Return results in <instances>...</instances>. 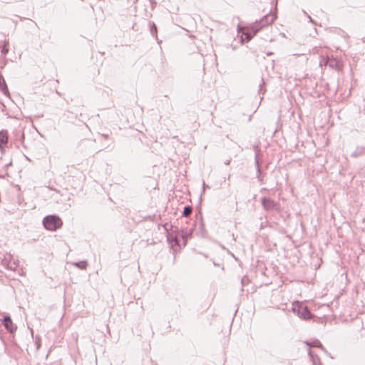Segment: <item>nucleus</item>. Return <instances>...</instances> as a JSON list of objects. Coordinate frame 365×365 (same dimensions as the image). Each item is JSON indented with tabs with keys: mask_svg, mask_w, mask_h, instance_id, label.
I'll use <instances>...</instances> for the list:
<instances>
[{
	"mask_svg": "<svg viewBox=\"0 0 365 365\" xmlns=\"http://www.w3.org/2000/svg\"><path fill=\"white\" fill-rule=\"evenodd\" d=\"M277 16L275 14L270 12L265 15L259 21H256L251 26V30L254 31V34H256L260 29L264 26L272 24L276 19Z\"/></svg>",
	"mask_w": 365,
	"mask_h": 365,
	"instance_id": "nucleus-1",
	"label": "nucleus"
},
{
	"mask_svg": "<svg viewBox=\"0 0 365 365\" xmlns=\"http://www.w3.org/2000/svg\"><path fill=\"white\" fill-rule=\"evenodd\" d=\"M44 227L50 231H55L61 227L63 222L61 219L56 215H48L43 220Z\"/></svg>",
	"mask_w": 365,
	"mask_h": 365,
	"instance_id": "nucleus-2",
	"label": "nucleus"
},
{
	"mask_svg": "<svg viewBox=\"0 0 365 365\" xmlns=\"http://www.w3.org/2000/svg\"><path fill=\"white\" fill-rule=\"evenodd\" d=\"M292 310L297 314L301 319L307 320L312 318V315L307 307L302 302H294L292 306Z\"/></svg>",
	"mask_w": 365,
	"mask_h": 365,
	"instance_id": "nucleus-3",
	"label": "nucleus"
},
{
	"mask_svg": "<svg viewBox=\"0 0 365 365\" xmlns=\"http://www.w3.org/2000/svg\"><path fill=\"white\" fill-rule=\"evenodd\" d=\"M1 266L7 270L17 272L19 274H21V270L19 269L18 260L14 259L10 254H6L4 256V259H1Z\"/></svg>",
	"mask_w": 365,
	"mask_h": 365,
	"instance_id": "nucleus-4",
	"label": "nucleus"
},
{
	"mask_svg": "<svg viewBox=\"0 0 365 365\" xmlns=\"http://www.w3.org/2000/svg\"><path fill=\"white\" fill-rule=\"evenodd\" d=\"M325 66H329L332 70L339 71L342 69L343 63L340 60L334 58L333 56H327L325 57Z\"/></svg>",
	"mask_w": 365,
	"mask_h": 365,
	"instance_id": "nucleus-5",
	"label": "nucleus"
},
{
	"mask_svg": "<svg viewBox=\"0 0 365 365\" xmlns=\"http://www.w3.org/2000/svg\"><path fill=\"white\" fill-rule=\"evenodd\" d=\"M262 205L263 208L266 211H273V210H279V202L272 200L269 197H262L261 200Z\"/></svg>",
	"mask_w": 365,
	"mask_h": 365,
	"instance_id": "nucleus-6",
	"label": "nucleus"
},
{
	"mask_svg": "<svg viewBox=\"0 0 365 365\" xmlns=\"http://www.w3.org/2000/svg\"><path fill=\"white\" fill-rule=\"evenodd\" d=\"M1 324L4 326L6 329L11 334L15 332L17 329V327L13 323L9 316H4L1 319Z\"/></svg>",
	"mask_w": 365,
	"mask_h": 365,
	"instance_id": "nucleus-7",
	"label": "nucleus"
},
{
	"mask_svg": "<svg viewBox=\"0 0 365 365\" xmlns=\"http://www.w3.org/2000/svg\"><path fill=\"white\" fill-rule=\"evenodd\" d=\"M365 153V148H357L356 150L351 154L354 158H357Z\"/></svg>",
	"mask_w": 365,
	"mask_h": 365,
	"instance_id": "nucleus-8",
	"label": "nucleus"
},
{
	"mask_svg": "<svg viewBox=\"0 0 365 365\" xmlns=\"http://www.w3.org/2000/svg\"><path fill=\"white\" fill-rule=\"evenodd\" d=\"M309 355L310 356L314 365H320L321 362L319 359L314 356L311 350L309 351Z\"/></svg>",
	"mask_w": 365,
	"mask_h": 365,
	"instance_id": "nucleus-9",
	"label": "nucleus"
},
{
	"mask_svg": "<svg viewBox=\"0 0 365 365\" xmlns=\"http://www.w3.org/2000/svg\"><path fill=\"white\" fill-rule=\"evenodd\" d=\"M1 92H3L4 93V95H6V96L9 97L6 84L5 83L4 79L2 77H1Z\"/></svg>",
	"mask_w": 365,
	"mask_h": 365,
	"instance_id": "nucleus-10",
	"label": "nucleus"
},
{
	"mask_svg": "<svg viewBox=\"0 0 365 365\" xmlns=\"http://www.w3.org/2000/svg\"><path fill=\"white\" fill-rule=\"evenodd\" d=\"M307 344L309 345V346L319 347L322 349H324L322 344H321V342L319 340H314L312 343L307 342Z\"/></svg>",
	"mask_w": 365,
	"mask_h": 365,
	"instance_id": "nucleus-11",
	"label": "nucleus"
},
{
	"mask_svg": "<svg viewBox=\"0 0 365 365\" xmlns=\"http://www.w3.org/2000/svg\"><path fill=\"white\" fill-rule=\"evenodd\" d=\"M192 212V209L190 206H186L184 207L182 215L184 217H189Z\"/></svg>",
	"mask_w": 365,
	"mask_h": 365,
	"instance_id": "nucleus-12",
	"label": "nucleus"
},
{
	"mask_svg": "<svg viewBox=\"0 0 365 365\" xmlns=\"http://www.w3.org/2000/svg\"><path fill=\"white\" fill-rule=\"evenodd\" d=\"M8 140V133L6 130H1V145L6 143Z\"/></svg>",
	"mask_w": 365,
	"mask_h": 365,
	"instance_id": "nucleus-13",
	"label": "nucleus"
},
{
	"mask_svg": "<svg viewBox=\"0 0 365 365\" xmlns=\"http://www.w3.org/2000/svg\"><path fill=\"white\" fill-rule=\"evenodd\" d=\"M252 31L253 32L252 34L250 32H244L243 36H245V38H243L242 40L246 41H250L252 38L253 36L255 35L254 31L252 30Z\"/></svg>",
	"mask_w": 365,
	"mask_h": 365,
	"instance_id": "nucleus-14",
	"label": "nucleus"
},
{
	"mask_svg": "<svg viewBox=\"0 0 365 365\" xmlns=\"http://www.w3.org/2000/svg\"><path fill=\"white\" fill-rule=\"evenodd\" d=\"M255 165H256V168H257V178L259 181H262V179L260 178V173H261L260 167H259V161L257 160V157H256V158H255Z\"/></svg>",
	"mask_w": 365,
	"mask_h": 365,
	"instance_id": "nucleus-15",
	"label": "nucleus"
},
{
	"mask_svg": "<svg viewBox=\"0 0 365 365\" xmlns=\"http://www.w3.org/2000/svg\"><path fill=\"white\" fill-rule=\"evenodd\" d=\"M74 264H75V266H76L77 267L80 268L81 269H86V266H87V263L85 261L76 262Z\"/></svg>",
	"mask_w": 365,
	"mask_h": 365,
	"instance_id": "nucleus-16",
	"label": "nucleus"
},
{
	"mask_svg": "<svg viewBox=\"0 0 365 365\" xmlns=\"http://www.w3.org/2000/svg\"><path fill=\"white\" fill-rule=\"evenodd\" d=\"M150 33L153 36H157V27L155 24H153L150 28Z\"/></svg>",
	"mask_w": 365,
	"mask_h": 365,
	"instance_id": "nucleus-17",
	"label": "nucleus"
},
{
	"mask_svg": "<svg viewBox=\"0 0 365 365\" xmlns=\"http://www.w3.org/2000/svg\"><path fill=\"white\" fill-rule=\"evenodd\" d=\"M1 53H6L8 52V48H6V44H4V46L1 48Z\"/></svg>",
	"mask_w": 365,
	"mask_h": 365,
	"instance_id": "nucleus-18",
	"label": "nucleus"
},
{
	"mask_svg": "<svg viewBox=\"0 0 365 365\" xmlns=\"http://www.w3.org/2000/svg\"><path fill=\"white\" fill-rule=\"evenodd\" d=\"M191 235V231L187 232L182 235V238L187 240V238Z\"/></svg>",
	"mask_w": 365,
	"mask_h": 365,
	"instance_id": "nucleus-19",
	"label": "nucleus"
},
{
	"mask_svg": "<svg viewBox=\"0 0 365 365\" xmlns=\"http://www.w3.org/2000/svg\"><path fill=\"white\" fill-rule=\"evenodd\" d=\"M319 65L322 66H325V57L323 58L321 61H320V63H319Z\"/></svg>",
	"mask_w": 365,
	"mask_h": 365,
	"instance_id": "nucleus-20",
	"label": "nucleus"
},
{
	"mask_svg": "<svg viewBox=\"0 0 365 365\" xmlns=\"http://www.w3.org/2000/svg\"><path fill=\"white\" fill-rule=\"evenodd\" d=\"M225 163L226 165H229L230 163V160H227Z\"/></svg>",
	"mask_w": 365,
	"mask_h": 365,
	"instance_id": "nucleus-21",
	"label": "nucleus"
},
{
	"mask_svg": "<svg viewBox=\"0 0 365 365\" xmlns=\"http://www.w3.org/2000/svg\"><path fill=\"white\" fill-rule=\"evenodd\" d=\"M173 241L175 242V244H178V240H177L176 238H174V239H173Z\"/></svg>",
	"mask_w": 365,
	"mask_h": 365,
	"instance_id": "nucleus-22",
	"label": "nucleus"
},
{
	"mask_svg": "<svg viewBox=\"0 0 365 365\" xmlns=\"http://www.w3.org/2000/svg\"><path fill=\"white\" fill-rule=\"evenodd\" d=\"M103 136H104L105 138H108V135H103Z\"/></svg>",
	"mask_w": 365,
	"mask_h": 365,
	"instance_id": "nucleus-23",
	"label": "nucleus"
}]
</instances>
